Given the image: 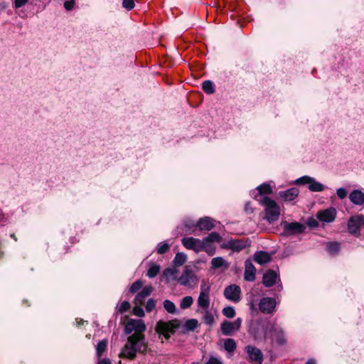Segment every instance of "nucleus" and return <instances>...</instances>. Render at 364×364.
Returning <instances> with one entry per match:
<instances>
[{
    "label": "nucleus",
    "instance_id": "nucleus-1",
    "mask_svg": "<svg viewBox=\"0 0 364 364\" xmlns=\"http://www.w3.org/2000/svg\"><path fill=\"white\" fill-rule=\"evenodd\" d=\"M147 350V344L144 335L132 334L128 337L127 343L123 347L120 357L133 359L136 353H144Z\"/></svg>",
    "mask_w": 364,
    "mask_h": 364
},
{
    "label": "nucleus",
    "instance_id": "nucleus-2",
    "mask_svg": "<svg viewBox=\"0 0 364 364\" xmlns=\"http://www.w3.org/2000/svg\"><path fill=\"white\" fill-rule=\"evenodd\" d=\"M257 200L264 207V220L269 223L278 220L280 215V207L274 200L269 197H263Z\"/></svg>",
    "mask_w": 364,
    "mask_h": 364
},
{
    "label": "nucleus",
    "instance_id": "nucleus-3",
    "mask_svg": "<svg viewBox=\"0 0 364 364\" xmlns=\"http://www.w3.org/2000/svg\"><path fill=\"white\" fill-rule=\"evenodd\" d=\"M179 326L180 321L176 319L168 322L159 321L156 324L155 331L159 336H163L166 340H168L171 334H173Z\"/></svg>",
    "mask_w": 364,
    "mask_h": 364
},
{
    "label": "nucleus",
    "instance_id": "nucleus-4",
    "mask_svg": "<svg viewBox=\"0 0 364 364\" xmlns=\"http://www.w3.org/2000/svg\"><path fill=\"white\" fill-rule=\"evenodd\" d=\"M222 240L221 236L216 232H212L208 236L200 240L201 252H205L209 256L215 255L216 247L215 242H220Z\"/></svg>",
    "mask_w": 364,
    "mask_h": 364
},
{
    "label": "nucleus",
    "instance_id": "nucleus-5",
    "mask_svg": "<svg viewBox=\"0 0 364 364\" xmlns=\"http://www.w3.org/2000/svg\"><path fill=\"white\" fill-rule=\"evenodd\" d=\"M296 185H308V188L312 192H321L324 190L325 186L316 181L313 177L309 176H304L297 178L294 181Z\"/></svg>",
    "mask_w": 364,
    "mask_h": 364
},
{
    "label": "nucleus",
    "instance_id": "nucleus-6",
    "mask_svg": "<svg viewBox=\"0 0 364 364\" xmlns=\"http://www.w3.org/2000/svg\"><path fill=\"white\" fill-rule=\"evenodd\" d=\"M210 287L203 282L200 286V294L197 300L198 309H208L210 306Z\"/></svg>",
    "mask_w": 364,
    "mask_h": 364
},
{
    "label": "nucleus",
    "instance_id": "nucleus-7",
    "mask_svg": "<svg viewBox=\"0 0 364 364\" xmlns=\"http://www.w3.org/2000/svg\"><path fill=\"white\" fill-rule=\"evenodd\" d=\"M146 327L141 319H129L126 326L125 331L127 333H131L134 331V334L144 335L142 333L145 331Z\"/></svg>",
    "mask_w": 364,
    "mask_h": 364
},
{
    "label": "nucleus",
    "instance_id": "nucleus-8",
    "mask_svg": "<svg viewBox=\"0 0 364 364\" xmlns=\"http://www.w3.org/2000/svg\"><path fill=\"white\" fill-rule=\"evenodd\" d=\"M282 225L284 230L283 234L287 236L301 233L305 230V225L298 222L287 223L284 221L282 223Z\"/></svg>",
    "mask_w": 364,
    "mask_h": 364
},
{
    "label": "nucleus",
    "instance_id": "nucleus-9",
    "mask_svg": "<svg viewBox=\"0 0 364 364\" xmlns=\"http://www.w3.org/2000/svg\"><path fill=\"white\" fill-rule=\"evenodd\" d=\"M276 300L271 297H263L259 303V309L266 314H273L276 310Z\"/></svg>",
    "mask_w": 364,
    "mask_h": 364
},
{
    "label": "nucleus",
    "instance_id": "nucleus-10",
    "mask_svg": "<svg viewBox=\"0 0 364 364\" xmlns=\"http://www.w3.org/2000/svg\"><path fill=\"white\" fill-rule=\"evenodd\" d=\"M198 281L197 276L188 267H185L183 274L178 278V282L183 286L193 287Z\"/></svg>",
    "mask_w": 364,
    "mask_h": 364
},
{
    "label": "nucleus",
    "instance_id": "nucleus-11",
    "mask_svg": "<svg viewBox=\"0 0 364 364\" xmlns=\"http://www.w3.org/2000/svg\"><path fill=\"white\" fill-rule=\"evenodd\" d=\"M241 289L239 286L231 284L224 290L225 297L233 302H238L240 300Z\"/></svg>",
    "mask_w": 364,
    "mask_h": 364
},
{
    "label": "nucleus",
    "instance_id": "nucleus-12",
    "mask_svg": "<svg viewBox=\"0 0 364 364\" xmlns=\"http://www.w3.org/2000/svg\"><path fill=\"white\" fill-rule=\"evenodd\" d=\"M245 351L251 362H254V364H262L263 354L260 349L252 346H247Z\"/></svg>",
    "mask_w": 364,
    "mask_h": 364
},
{
    "label": "nucleus",
    "instance_id": "nucleus-13",
    "mask_svg": "<svg viewBox=\"0 0 364 364\" xmlns=\"http://www.w3.org/2000/svg\"><path fill=\"white\" fill-rule=\"evenodd\" d=\"M248 246L247 242L242 240L231 239L222 245V248L240 252Z\"/></svg>",
    "mask_w": 364,
    "mask_h": 364
},
{
    "label": "nucleus",
    "instance_id": "nucleus-14",
    "mask_svg": "<svg viewBox=\"0 0 364 364\" xmlns=\"http://www.w3.org/2000/svg\"><path fill=\"white\" fill-rule=\"evenodd\" d=\"M242 320L237 318L234 322L224 321L221 323V331L224 335H230L233 331H238L241 326Z\"/></svg>",
    "mask_w": 364,
    "mask_h": 364
},
{
    "label": "nucleus",
    "instance_id": "nucleus-15",
    "mask_svg": "<svg viewBox=\"0 0 364 364\" xmlns=\"http://www.w3.org/2000/svg\"><path fill=\"white\" fill-rule=\"evenodd\" d=\"M183 245L188 250H191L196 253L201 252L200 240L193 237H183L181 240Z\"/></svg>",
    "mask_w": 364,
    "mask_h": 364
},
{
    "label": "nucleus",
    "instance_id": "nucleus-16",
    "mask_svg": "<svg viewBox=\"0 0 364 364\" xmlns=\"http://www.w3.org/2000/svg\"><path fill=\"white\" fill-rule=\"evenodd\" d=\"M336 216V210L333 208H330L326 210H321L317 213V218L323 223H331Z\"/></svg>",
    "mask_w": 364,
    "mask_h": 364
},
{
    "label": "nucleus",
    "instance_id": "nucleus-17",
    "mask_svg": "<svg viewBox=\"0 0 364 364\" xmlns=\"http://www.w3.org/2000/svg\"><path fill=\"white\" fill-rule=\"evenodd\" d=\"M350 202L358 206H364V189H356L349 194Z\"/></svg>",
    "mask_w": 364,
    "mask_h": 364
},
{
    "label": "nucleus",
    "instance_id": "nucleus-18",
    "mask_svg": "<svg viewBox=\"0 0 364 364\" xmlns=\"http://www.w3.org/2000/svg\"><path fill=\"white\" fill-rule=\"evenodd\" d=\"M299 194V191L296 188H291L288 190L279 192V197L284 202H291L294 200Z\"/></svg>",
    "mask_w": 364,
    "mask_h": 364
},
{
    "label": "nucleus",
    "instance_id": "nucleus-19",
    "mask_svg": "<svg viewBox=\"0 0 364 364\" xmlns=\"http://www.w3.org/2000/svg\"><path fill=\"white\" fill-rule=\"evenodd\" d=\"M256 269L252 262L250 259L245 261V269L244 279L247 282H253L255 280Z\"/></svg>",
    "mask_w": 364,
    "mask_h": 364
},
{
    "label": "nucleus",
    "instance_id": "nucleus-20",
    "mask_svg": "<svg viewBox=\"0 0 364 364\" xmlns=\"http://www.w3.org/2000/svg\"><path fill=\"white\" fill-rule=\"evenodd\" d=\"M272 331L271 337L278 345L283 346L287 343V338L282 329L272 327Z\"/></svg>",
    "mask_w": 364,
    "mask_h": 364
},
{
    "label": "nucleus",
    "instance_id": "nucleus-21",
    "mask_svg": "<svg viewBox=\"0 0 364 364\" xmlns=\"http://www.w3.org/2000/svg\"><path fill=\"white\" fill-rule=\"evenodd\" d=\"M361 224L359 223L356 215L350 217L348 221V230L352 235H359Z\"/></svg>",
    "mask_w": 364,
    "mask_h": 364
},
{
    "label": "nucleus",
    "instance_id": "nucleus-22",
    "mask_svg": "<svg viewBox=\"0 0 364 364\" xmlns=\"http://www.w3.org/2000/svg\"><path fill=\"white\" fill-rule=\"evenodd\" d=\"M153 288L151 286L144 287L143 289L136 294L134 299L135 304L141 305L144 299L151 294Z\"/></svg>",
    "mask_w": 364,
    "mask_h": 364
},
{
    "label": "nucleus",
    "instance_id": "nucleus-23",
    "mask_svg": "<svg viewBox=\"0 0 364 364\" xmlns=\"http://www.w3.org/2000/svg\"><path fill=\"white\" fill-rule=\"evenodd\" d=\"M277 274L272 270L267 272L262 279L263 284L267 287H272L277 282Z\"/></svg>",
    "mask_w": 364,
    "mask_h": 364
},
{
    "label": "nucleus",
    "instance_id": "nucleus-24",
    "mask_svg": "<svg viewBox=\"0 0 364 364\" xmlns=\"http://www.w3.org/2000/svg\"><path fill=\"white\" fill-rule=\"evenodd\" d=\"M213 220L208 217L200 218L197 222V227L200 230H210L214 228Z\"/></svg>",
    "mask_w": 364,
    "mask_h": 364
},
{
    "label": "nucleus",
    "instance_id": "nucleus-25",
    "mask_svg": "<svg viewBox=\"0 0 364 364\" xmlns=\"http://www.w3.org/2000/svg\"><path fill=\"white\" fill-rule=\"evenodd\" d=\"M211 267L213 269H218L220 267H224L225 269H228L229 268V263L224 259L222 257H216L211 259Z\"/></svg>",
    "mask_w": 364,
    "mask_h": 364
},
{
    "label": "nucleus",
    "instance_id": "nucleus-26",
    "mask_svg": "<svg viewBox=\"0 0 364 364\" xmlns=\"http://www.w3.org/2000/svg\"><path fill=\"white\" fill-rule=\"evenodd\" d=\"M254 259L258 264H264L270 261L271 256L267 252L261 251L255 254Z\"/></svg>",
    "mask_w": 364,
    "mask_h": 364
},
{
    "label": "nucleus",
    "instance_id": "nucleus-27",
    "mask_svg": "<svg viewBox=\"0 0 364 364\" xmlns=\"http://www.w3.org/2000/svg\"><path fill=\"white\" fill-rule=\"evenodd\" d=\"M197 312L203 314V320L205 324L211 326L213 323L214 316L208 309L200 310L198 309Z\"/></svg>",
    "mask_w": 364,
    "mask_h": 364
},
{
    "label": "nucleus",
    "instance_id": "nucleus-28",
    "mask_svg": "<svg viewBox=\"0 0 364 364\" xmlns=\"http://www.w3.org/2000/svg\"><path fill=\"white\" fill-rule=\"evenodd\" d=\"M108 341L103 339L100 341L96 346V355L98 358H100L102 353L107 349Z\"/></svg>",
    "mask_w": 364,
    "mask_h": 364
},
{
    "label": "nucleus",
    "instance_id": "nucleus-29",
    "mask_svg": "<svg viewBox=\"0 0 364 364\" xmlns=\"http://www.w3.org/2000/svg\"><path fill=\"white\" fill-rule=\"evenodd\" d=\"M187 259V255L183 252H178L174 259H173V264L176 267H180L182 266Z\"/></svg>",
    "mask_w": 364,
    "mask_h": 364
},
{
    "label": "nucleus",
    "instance_id": "nucleus-30",
    "mask_svg": "<svg viewBox=\"0 0 364 364\" xmlns=\"http://www.w3.org/2000/svg\"><path fill=\"white\" fill-rule=\"evenodd\" d=\"M224 348L228 352L232 353L236 348V343L233 339L228 338L225 340Z\"/></svg>",
    "mask_w": 364,
    "mask_h": 364
},
{
    "label": "nucleus",
    "instance_id": "nucleus-31",
    "mask_svg": "<svg viewBox=\"0 0 364 364\" xmlns=\"http://www.w3.org/2000/svg\"><path fill=\"white\" fill-rule=\"evenodd\" d=\"M160 271V266L156 264H152L150 265L148 272H147V276L149 278L155 277Z\"/></svg>",
    "mask_w": 364,
    "mask_h": 364
},
{
    "label": "nucleus",
    "instance_id": "nucleus-32",
    "mask_svg": "<svg viewBox=\"0 0 364 364\" xmlns=\"http://www.w3.org/2000/svg\"><path fill=\"white\" fill-rule=\"evenodd\" d=\"M202 88L207 94H213L215 92V88L213 82L210 80H205L203 82Z\"/></svg>",
    "mask_w": 364,
    "mask_h": 364
},
{
    "label": "nucleus",
    "instance_id": "nucleus-33",
    "mask_svg": "<svg viewBox=\"0 0 364 364\" xmlns=\"http://www.w3.org/2000/svg\"><path fill=\"white\" fill-rule=\"evenodd\" d=\"M258 193L259 195L269 194L272 192L271 186L269 183H263L257 187Z\"/></svg>",
    "mask_w": 364,
    "mask_h": 364
},
{
    "label": "nucleus",
    "instance_id": "nucleus-34",
    "mask_svg": "<svg viewBox=\"0 0 364 364\" xmlns=\"http://www.w3.org/2000/svg\"><path fill=\"white\" fill-rule=\"evenodd\" d=\"M193 303V299L190 296L183 297L181 301L180 307L182 309H186L190 307Z\"/></svg>",
    "mask_w": 364,
    "mask_h": 364
},
{
    "label": "nucleus",
    "instance_id": "nucleus-35",
    "mask_svg": "<svg viewBox=\"0 0 364 364\" xmlns=\"http://www.w3.org/2000/svg\"><path fill=\"white\" fill-rule=\"evenodd\" d=\"M177 272L178 271L176 268H167L164 271L163 274L164 276L168 280L176 277Z\"/></svg>",
    "mask_w": 364,
    "mask_h": 364
},
{
    "label": "nucleus",
    "instance_id": "nucleus-36",
    "mask_svg": "<svg viewBox=\"0 0 364 364\" xmlns=\"http://www.w3.org/2000/svg\"><path fill=\"white\" fill-rule=\"evenodd\" d=\"M328 252L331 254H335L340 250V244L336 242H329L327 244Z\"/></svg>",
    "mask_w": 364,
    "mask_h": 364
},
{
    "label": "nucleus",
    "instance_id": "nucleus-37",
    "mask_svg": "<svg viewBox=\"0 0 364 364\" xmlns=\"http://www.w3.org/2000/svg\"><path fill=\"white\" fill-rule=\"evenodd\" d=\"M164 307L168 313L171 314L175 313L176 310L175 304L170 300H165L164 301Z\"/></svg>",
    "mask_w": 364,
    "mask_h": 364
},
{
    "label": "nucleus",
    "instance_id": "nucleus-38",
    "mask_svg": "<svg viewBox=\"0 0 364 364\" xmlns=\"http://www.w3.org/2000/svg\"><path fill=\"white\" fill-rule=\"evenodd\" d=\"M198 326L196 319H189L185 322L184 327L188 331H193Z\"/></svg>",
    "mask_w": 364,
    "mask_h": 364
},
{
    "label": "nucleus",
    "instance_id": "nucleus-39",
    "mask_svg": "<svg viewBox=\"0 0 364 364\" xmlns=\"http://www.w3.org/2000/svg\"><path fill=\"white\" fill-rule=\"evenodd\" d=\"M223 314L227 318H231L235 316V311L232 306H227L223 309Z\"/></svg>",
    "mask_w": 364,
    "mask_h": 364
},
{
    "label": "nucleus",
    "instance_id": "nucleus-40",
    "mask_svg": "<svg viewBox=\"0 0 364 364\" xmlns=\"http://www.w3.org/2000/svg\"><path fill=\"white\" fill-rule=\"evenodd\" d=\"M170 245L166 242H163L158 245L157 252L160 255H162L166 252L169 250Z\"/></svg>",
    "mask_w": 364,
    "mask_h": 364
},
{
    "label": "nucleus",
    "instance_id": "nucleus-41",
    "mask_svg": "<svg viewBox=\"0 0 364 364\" xmlns=\"http://www.w3.org/2000/svg\"><path fill=\"white\" fill-rule=\"evenodd\" d=\"M143 286V282L141 280L139 279L134 282L130 287L129 291L131 293L134 294L139 291Z\"/></svg>",
    "mask_w": 364,
    "mask_h": 364
},
{
    "label": "nucleus",
    "instance_id": "nucleus-42",
    "mask_svg": "<svg viewBox=\"0 0 364 364\" xmlns=\"http://www.w3.org/2000/svg\"><path fill=\"white\" fill-rule=\"evenodd\" d=\"M263 329V326L261 323H257L256 327H252L250 333L254 335L255 338L258 339L261 337L259 330Z\"/></svg>",
    "mask_w": 364,
    "mask_h": 364
},
{
    "label": "nucleus",
    "instance_id": "nucleus-43",
    "mask_svg": "<svg viewBox=\"0 0 364 364\" xmlns=\"http://www.w3.org/2000/svg\"><path fill=\"white\" fill-rule=\"evenodd\" d=\"M134 0H123L122 6L127 10H132L134 7Z\"/></svg>",
    "mask_w": 364,
    "mask_h": 364
},
{
    "label": "nucleus",
    "instance_id": "nucleus-44",
    "mask_svg": "<svg viewBox=\"0 0 364 364\" xmlns=\"http://www.w3.org/2000/svg\"><path fill=\"white\" fill-rule=\"evenodd\" d=\"M133 314L139 317H144L145 315L143 309L140 306V305L136 304V306L133 309Z\"/></svg>",
    "mask_w": 364,
    "mask_h": 364
},
{
    "label": "nucleus",
    "instance_id": "nucleus-45",
    "mask_svg": "<svg viewBox=\"0 0 364 364\" xmlns=\"http://www.w3.org/2000/svg\"><path fill=\"white\" fill-rule=\"evenodd\" d=\"M130 308V304L128 301H124L118 308V311L121 314L127 311Z\"/></svg>",
    "mask_w": 364,
    "mask_h": 364
},
{
    "label": "nucleus",
    "instance_id": "nucleus-46",
    "mask_svg": "<svg viewBox=\"0 0 364 364\" xmlns=\"http://www.w3.org/2000/svg\"><path fill=\"white\" fill-rule=\"evenodd\" d=\"M336 194L340 199H344L346 198L348 192L344 188H339L336 190Z\"/></svg>",
    "mask_w": 364,
    "mask_h": 364
},
{
    "label": "nucleus",
    "instance_id": "nucleus-47",
    "mask_svg": "<svg viewBox=\"0 0 364 364\" xmlns=\"http://www.w3.org/2000/svg\"><path fill=\"white\" fill-rule=\"evenodd\" d=\"M156 306V301L154 299H150L148 300L146 304V310L148 311V312H150Z\"/></svg>",
    "mask_w": 364,
    "mask_h": 364
},
{
    "label": "nucleus",
    "instance_id": "nucleus-48",
    "mask_svg": "<svg viewBox=\"0 0 364 364\" xmlns=\"http://www.w3.org/2000/svg\"><path fill=\"white\" fill-rule=\"evenodd\" d=\"M186 228H188V230L190 231V232H194V228H198L197 227V223H195L193 221H189L186 222Z\"/></svg>",
    "mask_w": 364,
    "mask_h": 364
},
{
    "label": "nucleus",
    "instance_id": "nucleus-49",
    "mask_svg": "<svg viewBox=\"0 0 364 364\" xmlns=\"http://www.w3.org/2000/svg\"><path fill=\"white\" fill-rule=\"evenodd\" d=\"M8 220V217L0 208V225H4Z\"/></svg>",
    "mask_w": 364,
    "mask_h": 364
},
{
    "label": "nucleus",
    "instance_id": "nucleus-50",
    "mask_svg": "<svg viewBox=\"0 0 364 364\" xmlns=\"http://www.w3.org/2000/svg\"><path fill=\"white\" fill-rule=\"evenodd\" d=\"M75 1L69 0L64 3V7L67 11H70L74 8Z\"/></svg>",
    "mask_w": 364,
    "mask_h": 364
},
{
    "label": "nucleus",
    "instance_id": "nucleus-51",
    "mask_svg": "<svg viewBox=\"0 0 364 364\" xmlns=\"http://www.w3.org/2000/svg\"><path fill=\"white\" fill-rule=\"evenodd\" d=\"M28 3V0H14V6L21 8Z\"/></svg>",
    "mask_w": 364,
    "mask_h": 364
},
{
    "label": "nucleus",
    "instance_id": "nucleus-52",
    "mask_svg": "<svg viewBox=\"0 0 364 364\" xmlns=\"http://www.w3.org/2000/svg\"><path fill=\"white\" fill-rule=\"evenodd\" d=\"M205 364H223V363L217 358L210 357Z\"/></svg>",
    "mask_w": 364,
    "mask_h": 364
},
{
    "label": "nucleus",
    "instance_id": "nucleus-53",
    "mask_svg": "<svg viewBox=\"0 0 364 364\" xmlns=\"http://www.w3.org/2000/svg\"><path fill=\"white\" fill-rule=\"evenodd\" d=\"M308 225L311 228H316L318 225V222L314 218H311L308 221Z\"/></svg>",
    "mask_w": 364,
    "mask_h": 364
},
{
    "label": "nucleus",
    "instance_id": "nucleus-54",
    "mask_svg": "<svg viewBox=\"0 0 364 364\" xmlns=\"http://www.w3.org/2000/svg\"><path fill=\"white\" fill-rule=\"evenodd\" d=\"M98 359H99V360H98L97 364H112L111 361L108 358H103V359L98 358Z\"/></svg>",
    "mask_w": 364,
    "mask_h": 364
},
{
    "label": "nucleus",
    "instance_id": "nucleus-55",
    "mask_svg": "<svg viewBox=\"0 0 364 364\" xmlns=\"http://www.w3.org/2000/svg\"><path fill=\"white\" fill-rule=\"evenodd\" d=\"M356 216H357V218L359 220V223L361 224V226L364 227V215H363L357 214Z\"/></svg>",
    "mask_w": 364,
    "mask_h": 364
},
{
    "label": "nucleus",
    "instance_id": "nucleus-56",
    "mask_svg": "<svg viewBox=\"0 0 364 364\" xmlns=\"http://www.w3.org/2000/svg\"><path fill=\"white\" fill-rule=\"evenodd\" d=\"M305 364H316V362L314 360L311 359V360H308Z\"/></svg>",
    "mask_w": 364,
    "mask_h": 364
},
{
    "label": "nucleus",
    "instance_id": "nucleus-57",
    "mask_svg": "<svg viewBox=\"0 0 364 364\" xmlns=\"http://www.w3.org/2000/svg\"><path fill=\"white\" fill-rule=\"evenodd\" d=\"M11 237L14 238V240L16 241L17 240L16 237L15 236L14 234H11Z\"/></svg>",
    "mask_w": 364,
    "mask_h": 364
},
{
    "label": "nucleus",
    "instance_id": "nucleus-58",
    "mask_svg": "<svg viewBox=\"0 0 364 364\" xmlns=\"http://www.w3.org/2000/svg\"><path fill=\"white\" fill-rule=\"evenodd\" d=\"M267 337V333H265L264 334V338H266Z\"/></svg>",
    "mask_w": 364,
    "mask_h": 364
},
{
    "label": "nucleus",
    "instance_id": "nucleus-59",
    "mask_svg": "<svg viewBox=\"0 0 364 364\" xmlns=\"http://www.w3.org/2000/svg\"><path fill=\"white\" fill-rule=\"evenodd\" d=\"M245 209L246 210L250 209V207H247V205L246 207H245Z\"/></svg>",
    "mask_w": 364,
    "mask_h": 364
},
{
    "label": "nucleus",
    "instance_id": "nucleus-60",
    "mask_svg": "<svg viewBox=\"0 0 364 364\" xmlns=\"http://www.w3.org/2000/svg\"><path fill=\"white\" fill-rule=\"evenodd\" d=\"M245 209L246 210L250 209V207H247V205L246 207H245Z\"/></svg>",
    "mask_w": 364,
    "mask_h": 364
}]
</instances>
